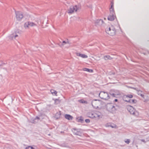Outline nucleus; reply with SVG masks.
I'll use <instances>...</instances> for the list:
<instances>
[{"label": "nucleus", "instance_id": "f257e3e1", "mask_svg": "<svg viewBox=\"0 0 149 149\" xmlns=\"http://www.w3.org/2000/svg\"><path fill=\"white\" fill-rule=\"evenodd\" d=\"M106 32L107 33L111 36L114 35L116 33V30L113 26L107 27L106 29Z\"/></svg>", "mask_w": 149, "mask_h": 149}, {"label": "nucleus", "instance_id": "f03ea898", "mask_svg": "<svg viewBox=\"0 0 149 149\" xmlns=\"http://www.w3.org/2000/svg\"><path fill=\"white\" fill-rule=\"evenodd\" d=\"M37 25L34 22L28 21L25 23L24 24V28L26 29H29L30 27L37 26Z\"/></svg>", "mask_w": 149, "mask_h": 149}, {"label": "nucleus", "instance_id": "7ed1b4c3", "mask_svg": "<svg viewBox=\"0 0 149 149\" xmlns=\"http://www.w3.org/2000/svg\"><path fill=\"white\" fill-rule=\"evenodd\" d=\"M110 12L111 14L108 16V19L109 21H113L115 18L116 16L113 9L112 7V6H111V7L110 8Z\"/></svg>", "mask_w": 149, "mask_h": 149}, {"label": "nucleus", "instance_id": "20e7f679", "mask_svg": "<svg viewBox=\"0 0 149 149\" xmlns=\"http://www.w3.org/2000/svg\"><path fill=\"white\" fill-rule=\"evenodd\" d=\"M127 109L132 114L136 116L139 115V113L131 106H128Z\"/></svg>", "mask_w": 149, "mask_h": 149}, {"label": "nucleus", "instance_id": "39448f33", "mask_svg": "<svg viewBox=\"0 0 149 149\" xmlns=\"http://www.w3.org/2000/svg\"><path fill=\"white\" fill-rule=\"evenodd\" d=\"M78 8L76 6H71L67 10L68 13L70 14H72L74 12L77 11Z\"/></svg>", "mask_w": 149, "mask_h": 149}, {"label": "nucleus", "instance_id": "423d86ee", "mask_svg": "<svg viewBox=\"0 0 149 149\" xmlns=\"http://www.w3.org/2000/svg\"><path fill=\"white\" fill-rule=\"evenodd\" d=\"M107 109L109 111L112 113H115L116 110L114 106L112 104H109L107 105Z\"/></svg>", "mask_w": 149, "mask_h": 149}, {"label": "nucleus", "instance_id": "0eeeda50", "mask_svg": "<svg viewBox=\"0 0 149 149\" xmlns=\"http://www.w3.org/2000/svg\"><path fill=\"white\" fill-rule=\"evenodd\" d=\"M100 97L102 99L104 100H108L109 98V97L108 93L104 91L100 92L99 94Z\"/></svg>", "mask_w": 149, "mask_h": 149}, {"label": "nucleus", "instance_id": "6e6552de", "mask_svg": "<svg viewBox=\"0 0 149 149\" xmlns=\"http://www.w3.org/2000/svg\"><path fill=\"white\" fill-rule=\"evenodd\" d=\"M19 34V31L18 30H16L10 36L9 38L11 40L15 39L16 37L18 36Z\"/></svg>", "mask_w": 149, "mask_h": 149}, {"label": "nucleus", "instance_id": "1a4fd4ad", "mask_svg": "<svg viewBox=\"0 0 149 149\" xmlns=\"http://www.w3.org/2000/svg\"><path fill=\"white\" fill-rule=\"evenodd\" d=\"M16 17L18 21H20L23 17V15L22 12H17L16 13Z\"/></svg>", "mask_w": 149, "mask_h": 149}, {"label": "nucleus", "instance_id": "9d476101", "mask_svg": "<svg viewBox=\"0 0 149 149\" xmlns=\"http://www.w3.org/2000/svg\"><path fill=\"white\" fill-rule=\"evenodd\" d=\"M133 97V95L131 94H128L127 95H125L123 97V99L125 101L127 102H130V100L129 99H126V98H132Z\"/></svg>", "mask_w": 149, "mask_h": 149}, {"label": "nucleus", "instance_id": "9b49d317", "mask_svg": "<svg viewBox=\"0 0 149 149\" xmlns=\"http://www.w3.org/2000/svg\"><path fill=\"white\" fill-rule=\"evenodd\" d=\"M94 118H102V114L99 111H96L94 112Z\"/></svg>", "mask_w": 149, "mask_h": 149}, {"label": "nucleus", "instance_id": "f8f14e48", "mask_svg": "<svg viewBox=\"0 0 149 149\" xmlns=\"http://www.w3.org/2000/svg\"><path fill=\"white\" fill-rule=\"evenodd\" d=\"M76 54L77 56L81 57L82 58H87L88 57V56L87 55L80 53H77Z\"/></svg>", "mask_w": 149, "mask_h": 149}, {"label": "nucleus", "instance_id": "ddd939ff", "mask_svg": "<svg viewBox=\"0 0 149 149\" xmlns=\"http://www.w3.org/2000/svg\"><path fill=\"white\" fill-rule=\"evenodd\" d=\"M65 118L68 120H72L73 118L72 116L69 114H65Z\"/></svg>", "mask_w": 149, "mask_h": 149}, {"label": "nucleus", "instance_id": "4468645a", "mask_svg": "<svg viewBox=\"0 0 149 149\" xmlns=\"http://www.w3.org/2000/svg\"><path fill=\"white\" fill-rule=\"evenodd\" d=\"M94 112H89L88 114V116L89 117L91 118H94Z\"/></svg>", "mask_w": 149, "mask_h": 149}, {"label": "nucleus", "instance_id": "2eb2a0df", "mask_svg": "<svg viewBox=\"0 0 149 149\" xmlns=\"http://www.w3.org/2000/svg\"><path fill=\"white\" fill-rule=\"evenodd\" d=\"M82 70L84 71H85L90 72H93V70L92 69H90L86 68H83Z\"/></svg>", "mask_w": 149, "mask_h": 149}, {"label": "nucleus", "instance_id": "dca6fc26", "mask_svg": "<svg viewBox=\"0 0 149 149\" xmlns=\"http://www.w3.org/2000/svg\"><path fill=\"white\" fill-rule=\"evenodd\" d=\"M103 58L105 60H111L112 59V58L109 55L105 56Z\"/></svg>", "mask_w": 149, "mask_h": 149}, {"label": "nucleus", "instance_id": "f3484780", "mask_svg": "<svg viewBox=\"0 0 149 149\" xmlns=\"http://www.w3.org/2000/svg\"><path fill=\"white\" fill-rule=\"evenodd\" d=\"M50 92L51 93L52 95H57V92L54 89H51L50 90Z\"/></svg>", "mask_w": 149, "mask_h": 149}, {"label": "nucleus", "instance_id": "a211bd4d", "mask_svg": "<svg viewBox=\"0 0 149 149\" xmlns=\"http://www.w3.org/2000/svg\"><path fill=\"white\" fill-rule=\"evenodd\" d=\"M97 100H95L93 101L92 102V105L94 107H98V105H96V104L97 103Z\"/></svg>", "mask_w": 149, "mask_h": 149}, {"label": "nucleus", "instance_id": "6ab92c4d", "mask_svg": "<svg viewBox=\"0 0 149 149\" xmlns=\"http://www.w3.org/2000/svg\"><path fill=\"white\" fill-rule=\"evenodd\" d=\"M78 122H82L83 121V119L82 117H78L77 118Z\"/></svg>", "mask_w": 149, "mask_h": 149}, {"label": "nucleus", "instance_id": "aec40b11", "mask_svg": "<svg viewBox=\"0 0 149 149\" xmlns=\"http://www.w3.org/2000/svg\"><path fill=\"white\" fill-rule=\"evenodd\" d=\"M79 102L81 103H86V104L87 103V102L85 101V100H79Z\"/></svg>", "mask_w": 149, "mask_h": 149}, {"label": "nucleus", "instance_id": "412c9836", "mask_svg": "<svg viewBox=\"0 0 149 149\" xmlns=\"http://www.w3.org/2000/svg\"><path fill=\"white\" fill-rule=\"evenodd\" d=\"M61 102V101L58 99H56L55 100V103L56 104H58L59 103Z\"/></svg>", "mask_w": 149, "mask_h": 149}, {"label": "nucleus", "instance_id": "4be33fe9", "mask_svg": "<svg viewBox=\"0 0 149 149\" xmlns=\"http://www.w3.org/2000/svg\"><path fill=\"white\" fill-rule=\"evenodd\" d=\"M25 149H35L31 146H28Z\"/></svg>", "mask_w": 149, "mask_h": 149}, {"label": "nucleus", "instance_id": "5701e85b", "mask_svg": "<svg viewBox=\"0 0 149 149\" xmlns=\"http://www.w3.org/2000/svg\"><path fill=\"white\" fill-rule=\"evenodd\" d=\"M136 100H130V102H132L133 103H135L136 102Z\"/></svg>", "mask_w": 149, "mask_h": 149}, {"label": "nucleus", "instance_id": "b1692460", "mask_svg": "<svg viewBox=\"0 0 149 149\" xmlns=\"http://www.w3.org/2000/svg\"><path fill=\"white\" fill-rule=\"evenodd\" d=\"M130 140L129 139H127L125 141V142L127 144H129L130 143Z\"/></svg>", "mask_w": 149, "mask_h": 149}, {"label": "nucleus", "instance_id": "393cba45", "mask_svg": "<svg viewBox=\"0 0 149 149\" xmlns=\"http://www.w3.org/2000/svg\"><path fill=\"white\" fill-rule=\"evenodd\" d=\"M100 21H102L101 19H100V20H97L96 21V22H95V23L96 24H98V23Z\"/></svg>", "mask_w": 149, "mask_h": 149}, {"label": "nucleus", "instance_id": "a878e982", "mask_svg": "<svg viewBox=\"0 0 149 149\" xmlns=\"http://www.w3.org/2000/svg\"><path fill=\"white\" fill-rule=\"evenodd\" d=\"M111 95L113 96L114 97H116V95H118V94H114V93H112Z\"/></svg>", "mask_w": 149, "mask_h": 149}, {"label": "nucleus", "instance_id": "bb28decb", "mask_svg": "<svg viewBox=\"0 0 149 149\" xmlns=\"http://www.w3.org/2000/svg\"><path fill=\"white\" fill-rule=\"evenodd\" d=\"M85 121L87 123H89L90 122V120L88 119H86L85 120Z\"/></svg>", "mask_w": 149, "mask_h": 149}, {"label": "nucleus", "instance_id": "cd10ccee", "mask_svg": "<svg viewBox=\"0 0 149 149\" xmlns=\"http://www.w3.org/2000/svg\"><path fill=\"white\" fill-rule=\"evenodd\" d=\"M111 127H112V128H116V125H114L113 126H112V125H111Z\"/></svg>", "mask_w": 149, "mask_h": 149}, {"label": "nucleus", "instance_id": "c85d7f7f", "mask_svg": "<svg viewBox=\"0 0 149 149\" xmlns=\"http://www.w3.org/2000/svg\"><path fill=\"white\" fill-rule=\"evenodd\" d=\"M66 42L65 41H63V45H64L65 44H66Z\"/></svg>", "mask_w": 149, "mask_h": 149}, {"label": "nucleus", "instance_id": "c756f323", "mask_svg": "<svg viewBox=\"0 0 149 149\" xmlns=\"http://www.w3.org/2000/svg\"><path fill=\"white\" fill-rule=\"evenodd\" d=\"M0 62L2 63L3 61H0ZM4 64H5V63H3L2 65H0V66Z\"/></svg>", "mask_w": 149, "mask_h": 149}, {"label": "nucleus", "instance_id": "7c9ffc66", "mask_svg": "<svg viewBox=\"0 0 149 149\" xmlns=\"http://www.w3.org/2000/svg\"><path fill=\"white\" fill-rule=\"evenodd\" d=\"M117 101H118V100H117V99H115V102H117Z\"/></svg>", "mask_w": 149, "mask_h": 149}, {"label": "nucleus", "instance_id": "2f4dec72", "mask_svg": "<svg viewBox=\"0 0 149 149\" xmlns=\"http://www.w3.org/2000/svg\"><path fill=\"white\" fill-rule=\"evenodd\" d=\"M141 95L142 97H143V96H144V95H142V94H141Z\"/></svg>", "mask_w": 149, "mask_h": 149}, {"label": "nucleus", "instance_id": "473e14b6", "mask_svg": "<svg viewBox=\"0 0 149 149\" xmlns=\"http://www.w3.org/2000/svg\"><path fill=\"white\" fill-rule=\"evenodd\" d=\"M36 118H37V119H39V118H38V117H36Z\"/></svg>", "mask_w": 149, "mask_h": 149}, {"label": "nucleus", "instance_id": "72a5a7b5", "mask_svg": "<svg viewBox=\"0 0 149 149\" xmlns=\"http://www.w3.org/2000/svg\"><path fill=\"white\" fill-rule=\"evenodd\" d=\"M126 99H128V98H126Z\"/></svg>", "mask_w": 149, "mask_h": 149}]
</instances>
